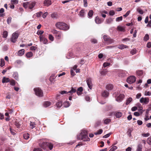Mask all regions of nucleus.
Listing matches in <instances>:
<instances>
[{
	"mask_svg": "<svg viewBox=\"0 0 151 151\" xmlns=\"http://www.w3.org/2000/svg\"><path fill=\"white\" fill-rule=\"evenodd\" d=\"M88 132L86 130L83 129L81 130L80 133L77 136V139L82 140L84 142L89 141L90 138L88 136Z\"/></svg>",
	"mask_w": 151,
	"mask_h": 151,
	"instance_id": "nucleus-1",
	"label": "nucleus"
},
{
	"mask_svg": "<svg viewBox=\"0 0 151 151\" xmlns=\"http://www.w3.org/2000/svg\"><path fill=\"white\" fill-rule=\"evenodd\" d=\"M56 27L59 29L65 30H68L69 28V26L65 23L62 22H58L55 24Z\"/></svg>",
	"mask_w": 151,
	"mask_h": 151,
	"instance_id": "nucleus-2",
	"label": "nucleus"
},
{
	"mask_svg": "<svg viewBox=\"0 0 151 151\" xmlns=\"http://www.w3.org/2000/svg\"><path fill=\"white\" fill-rule=\"evenodd\" d=\"M39 145L44 150H46L47 147L50 150H51L53 148V145L50 142L40 141L39 143Z\"/></svg>",
	"mask_w": 151,
	"mask_h": 151,
	"instance_id": "nucleus-3",
	"label": "nucleus"
},
{
	"mask_svg": "<svg viewBox=\"0 0 151 151\" xmlns=\"http://www.w3.org/2000/svg\"><path fill=\"white\" fill-rule=\"evenodd\" d=\"M103 39L107 45H109L114 42V40L111 39L109 36L104 35L103 36Z\"/></svg>",
	"mask_w": 151,
	"mask_h": 151,
	"instance_id": "nucleus-4",
	"label": "nucleus"
},
{
	"mask_svg": "<svg viewBox=\"0 0 151 151\" xmlns=\"http://www.w3.org/2000/svg\"><path fill=\"white\" fill-rule=\"evenodd\" d=\"M34 90L36 95L37 96L41 97L43 96V92L40 88H35Z\"/></svg>",
	"mask_w": 151,
	"mask_h": 151,
	"instance_id": "nucleus-5",
	"label": "nucleus"
},
{
	"mask_svg": "<svg viewBox=\"0 0 151 151\" xmlns=\"http://www.w3.org/2000/svg\"><path fill=\"white\" fill-rule=\"evenodd\" d=\"M136 78L133 76H131L129 77L127 79V82L129 84H132L136 81Z\"/></svg>",
	"mask_w": 151,
	"mask_h": 151,
	"instance_id": "nucleus-6",
	"label": "nucleus"
},
{
	"mask_svg": "<svg viewBox=\"0 0 151 151\" xmlns=\"http://www.w3.org/2000/svg\"><path fill=\"white\" fill-rule=\"evenodd\" d=\"M18 36V34L16 32H14L12 34V37L11 38V41L13 42H15Z\"/></svg>",
	"mask_w": 151,
	"mask_h": 151,
	"instance_id": "nucleus-7",
	"label": "nucleus"
},
{
	"mask_svg": "<svg viewBox=\"0 0 151 151\" xmlns=\"http://www.w3.org/2000/svg\"><path fill=\"white\" fill-rule=\"evenodd\" d=\"M124 97V95L120 94L119 96H116V100L118 102H120L123 100Z\"/></svg>",
	"mask_w": 151,
	"mask_h": 151,
	"instance_id": "nucleus-8",
	"label": "nucleus"
},
{
	"mask_svg": "<svg viewBox=\"0 0 151 151\" xmlns=\"http://www.w3.org/2000/svg\"><path fill=\"white\" fill-rule=\"evenodd\" d=\"M140 102L145 104H147L149 102V99L148 98L142 97L140 99Z\"/></svg>",
	"mask_w": 151,
	"mask_h": 151,
	"instance_id": "nucleus-9",
	"label": "nucleus"
},
{
	"mask_svg": "<svg viewBox=\"0 0 151 151\" xmlns=\"http://www.w3.org/2000/svg\"><path fill=\"white\" fill-rule=\"evenodd\" d=\"M40 40L43 44H46L47 43V40L42 35L40 36Z\"/></svg>",
	"mask_w": 151,
	"mask_h": 151,
	"instance_id": "nucleus-10",
	"label": "nucleus"
},
{
	"mask_svg": "<svg viewBox=\"0 0 151 151\" xmlns=\"http://www.w3.org/2000/svg\"><path fill=\"white\" fill-rule=\"evenodd\" d=\"M117 73L118 76L120 77H123L126 76L125 72L124 70H119Z\"/></svg>",
	"mask_w": 151,
	"mask_h": 151,
	"instance_id": "nucleus-11",
	"label": "nucleus"
},
{
	"mask_svg": "<svg viewBox=\"0 0 151 151\" xmlns=\"http://www.w3.org/2000/svg\"><path fill=\"white\" fill-rule=\"evenodd\" d=\"M86 82L88 87L90 89H91L93 85L91 79L90 78L87 79Z\"/></svg>",
	"mask_w": 151,
	"mask_h": 151,
	"instance_id": "nucleus-12",
	"label": "nucleus"
},
{
	"mask_svg": "<svg viewBox=\"0 0 151 151\" xmlns=\"http://www.w3.org/2000/svg\"><path fill=\"white\" fill-rule=\"evenodd\" d=\"M76 91V87H71V90L70 91L68 92V93H69V95L70 96H72L73 93H75Z\"/></svg>",
	"mask_w": 151,
	"mask_h": 151,
	"instance_id": "nucleus-13",
	"label": "nucleus"
},
{
	"mask_svg": "<svg viewBox=\"0 0 151 151\" xmlns=\"http://www.w3.org/2000/svg\"><path fill=\"white\" fill-rule=\"evenodd\" d=\"M29 8L30 9H32L34 7L36 4L35 1H30L29 2Z\"/></svg>",
	"mask_w": 151,
	"mask_h": 151,
	"instance_id": "nucleus-14",
	"label": "nucleus"
},
{
	"mask_svg": "<svg viewBox=\"0 0 151 151\" xmlns=\"http://www.w3.org/2000/svg\"><path fill=\"white\" fill-rule=\"evenodd\" d=\"M43 4L45 6H48L51 4V1L50 0H45Z\"/></svg>",
	"mask_w": 151,
	"mask_h": 151,
	"instance_id": "nucleus-15",
	"label": "nucleus"
},
{
	"mask_svg": "<svg viewBox=\"0 0 151 151\" xmlns=\"http://www.w3.org/2000/svg\"><path fill=\"white\" fill-rule=\"evenodd\" d=\"M24 53V49H22L19 51L17 55L19 56H22Z\"/></svg>",
	"mask_w": 151,
	"mask_h": 151,
	"instance_id": "nucleus-16",
	"label": "nucleus"
},
{
	"mask_svg": "<svg viewBox=\"0 0 151 151\" xmlns=\"http://www.w3.org/2000/svg\"><path fill=\"white\" fill-rule=\"evenodd\" d=\"M137 75L141 77H142L143 75V72L142 70H137L136 71Z\"/></svg>",
	"mask_w": 151,
	"mask_h": 151,
	"instance_id": "nucleus-17",
	"label": "nucleus"
},
{
	"mask_svg": "<svg viewBox=\"0 0 151 151\" xmlns=\"http://www.w3.org/2000/svg\"><path fill=\"white\" fill-rule=\"evenodd\" d=\"M95 21V22L97 24H100L102 22V20L101 19H99L98 16L96 17Z\"/></svg>",
	"mask_w": 151,
	"mask_h": 151,
	"instance_id": "nucleus-18",
	"label": "nucleus"
},
{
	"mask_svg": "<svg viewBox=\"0 0 151 151\" xmlns=\"http://www.w3.org/2000/svg\"><path fill=\"white\" fill-rule=\"evenodd\" d=\"M10 81L9 78H8L4 77L2 80V82L3 83H7Z\"/></svg>",
	"mask_w": 151,
	"mask_h": 151,
	"instance_id": "nucleus-19",
	"label": "nucleus"
},
{
	"mask_svg": "<svg viewBox=\"0 0 151 151\" xmlns=\"http://www.w3.org/2000/svg\"><path fill=\"white\" fill-rule=\"evenodd\" d=\"M150 110L149 109H147L146 110V112L145 114L146 117L145 118V121H147L150 119V118H148V115Z\"/></svg>",
	"mask_w": 151,
	"mask_h": 151,
	"instance_id": "nucleus-20",
	"label": "nucleus"
},
{
	"mask_svg": "<svg viewBox=\"0 0 151 151\" xmlns=\"http://www.w3.org/2000/svg\"><path fill=\"white\" fill-rule=\"evenodd\" d=\"M51 104V103L50 101H47L44 103L43 105L44 107H47L50 106Z\"/></svg>",
	"mask_w": 151,
	"mask_h": 151,
	"instance_id": "nucleus-21",
	"label": "nucleus"
},
{
	"mask_svg": "<svg viewBox=\"0 0 151 151\" xmlns=\"http://www.w3.org/2000/svg\"><path fill=\"white\" fill-rule=\"evenodd\" d=\"M62 33L60 32H59L58 33L55 35L56 38L58 39H60L61 38Z\"/></svg>",
	"mask_w": 151,
	"mask_h": 151,
	"instance_id": "nucleus-22",
	"label": "nucleus"
},
{
	"mask_svg": "<svg viewBox=\"0 0 151 151\" xmlns=\"http://www.w3.org/2000/svg\"><path fill=\"white\" fill-rule=\"evenodd\" d=\"M16 65L18 66L19 65H21L23 64L22 61L20 60H17L15 62Z\"/></svg>",
	"mask_w": 151,
	"mask_h": 151,
	"instance_id": "nucleus-23",
	"label": "nucleus"
},
{
	"mask_svg": "<svg viewBox=\"0 0 151 151\" xmlns=\"http://www.w3.org/2000/svg\"><path fill=\"white\" fill-rule=\"evenodd\" d=\"M102 96L105 97H106L108 96H109V93L107 91H104L102 93Z\"/></svg>",
	"mask_w": 151,
	"mask_h": 151,
	"instance_id": "nucleus-24",
	"label": "nucleus"
},
{
	"mask_svg": "<svg viewBox=\"0 0 151 151\" xmlns=\"http://www.w3.org/2000/svg\"><path fill=\"white\" fill-rule=\"evenodd\" d=\"M13 76L16 80H18V75L17 73L16 72L14 73Z\"/></svg>",
	"mask_w": 151,
	"mask_h": 151,
	"instance_id": "nucleus-25",
	"label": "nucleus"
},
{
	"mask_svg": "<svg viewBox=\"0 0 151 151\" xmlns=\"http://www.w3.org/2000/svg\"><path fill=\"white\" fill-rule=\"evenodd\" d=\"M132 98H129L126 100V104L127 105H128L132 101Z\"/></svg>",
	"mask_w": 151,
	"mask_h": 151,
	"instance_id": "nucleus-26",
	"label": "nucleus"
},
{
	"mask_svg": "<svg viewBox=\"0 0 151 151\" xmlns=\"http://www.w3.org/2000/svg\"><path fill=\"white\" fill-rule=\"evenodd\" d=\"M5 63L4 60L3 58L1 59L0 60V66L2 67L5 65Z\"/></svg>",
	"mask_w": 151,
	"mask_h": 151,
	"instance_id": "nucleus-27",
	"label": "nucleus"
},
{
	"mask_svg": "<svg viewBox=\"0 0 151 151\" xmlns=\"http://www.w3.org/2000/svg\"><path fill=\"white\" fill-rule=\"evenodd\" d=\"M113 86L112 85L109 84L107 85L106 86V89L108 90H111L112 89Z\"/></svg>",
	"mask_w": 151,
	"mask_h": 151,
	"instance_id": "nucleus-28",
	"label": "nucleus"
},
{
	"mask_svg": "<svg viewBox=\"0 0 151 151\" xmlns=\"http://www.w3.org/2000/svg\"><path fill=\"white\" fill-rule=\"evenodd\" d=\"M62 105V103L61 101H58L56 104V105L58 109H59L60 107Z\"/></svg>",
	"mask_w": 151,
	"mask_h": 151,
	"instance_id": "nucleus-29",
	"label": "nucleus"
},
{
	"mask_svg": "<svg viewBox=\"0 0 151 151\" xmlns=\"http://www.w3.org/2000/svg\"><path fill=\"white\" fill-rule=\"evenodd\" d=\"M103 121L105 124H107L111 121V120L107 118L104 119Z\"/></svg>",
	"mask_w": 151,
	"mask_h": 151,
	"instance_id": "nucleus-30",
	"label": "nucleus"
},
{
	"mask_svg": "<svg viewBox=\"0 0 151 151\" xmlns=\"http://www.w3.org/2000/svg\"><path fill=\"white\" fill-rule=\"evenodd\" d=\"M93 10H91L89 11L88 13V15L89 18L91 17L93 14Z\"/></svg>",
	"mask_w": 151,
	"mask_h": 151,
	"instance_id": "nucleus-31",
	"label": "nucleus"
},
{
	"mask_svg": "<svg viewBox=\"0 0 151 151\" xmlns=\"http://www.w3.org/2000/svg\"><path fill=\"white\" fill-rule=\"evenodd\" d=\"M122 116V113L120 112H117L115 114V116L116 117L119 118L120 117Z\"/></svg>",
	"mask_w": 151,
	"mask_h": 151,
	"instance_id": "nucleus-32",
	"label": "nucleus"
},
{
	"mask_svg": "<svg viewBox=\"0 0 151 151\" xmlns=\"http://www.w3.org/2000/svg\"><path fill=\"white\" fill-rule=\"evenodd\" d=\"M63 104L65 107H68L70 106V104L69 101H66L64 102Z\"/></svg>",
	"mask_w": 151,
	"mask_h": 151,
	"instance_id": "nucleus-33",
	"label": "nucleus"
},
{
	"mask_svg": "<svg viewBox=\"0 0 151 151\" xmlns=\"http://www.w3.org/2000/svg\"><path fill=\"white\" fill-rule=\"evenodd\" d=\"M142 145L140 144L138 145L136 151H142Z\"/></svg>",
	"mask_w": 151,
	"mask_h": 151,
	"instance_id": "nucleus-34",
	"label": "nucleus"
},
{
	"mask_svg": "<svg viewBox=\"0 0 151 151\" xmlns=\"http://www.w3.org/2000/svg\"><path fill=\"white\" fill-rule=\"evenodd\" d=\"M127 45H121L118 47V48L120 49H123L124 48H127Z\"/></svg>",
	"mask_w": 151,
	"mask_h": 151,
	"instance_id": "nucleus-35",
	"label": "nucleus"
},
{
	"mask_svg": "<svg viewBox=\"0 0 151 151\" xmlns=\"http://www.w3.org/2000/svg\"><path fill=\"white\" fill-rule=\"evenodd\" d=\"M133 129L132 128H129L128 129L127 132V134L128 135L129 137H130L131 136V132H132Z\"/></svg>",
	"mask_w": 151,
	"mask_h": 151,
	"instance_id": "nucleus-36",
	"label": "nucleus"
},
{
	"mask_svg": "<svg viewBox=\"0 0 151 151\" xmlns=\"http://www.w3.org/2000/svg\"><path fill=\"white\" fill-rule=\"evenodd\" d=\"M33 55L32 53L31 52H27L26 54V56L27 58H31Z\"/></svg>",
	"mask_w": 151,
	"mask_h": 151,
	"instance_id": "nucleus-37",
	"label": "nucleus"
},
{
	"mask_svg": "<svg viewBox=\"0 0 151 151\" xmlns=\"http://www.w3.org/2000/svg\"><path fill=\"white\" fill-rule=\"evenodd\" d=\"M8 36V32L6 31H4L3 33L2 37L4 38H6Z\"/></svg>",
	"mask_w": 151,
	"mask_h": 151,
	"instance_id": "nucleus-38",
	"label": "nucleus"
},
{
	"mask_svg": "<svg viewBox=\"0 0 151 151\" xmlns=\"http://www.w3.org/2000/svg\"><path fill=\"white\" fill-rule=\"evenodd\" d=\"M113 21V19L111 18H109L106 19V23L107 24H110Z\"/></svg>",
	"mask_w": 151,
	"mask_h": 151,
	"instance_id": "nucleus-39",
	"label": "nucleus"
},
{
	"mask_svg": "<svg viewBox=\"0 0 151 151\" xmlns=\"http://www.w3.org/2000/svg\"><path fill=\"white\" fill-rule=\"evenodd\" d=\"M29 134L28 133H26L24 134L23 137L24 139H28L29 137Z\"/></svg>",
	"mask_w": 151,
	"mask_h": 151,
	"instance_id": "nucleus-40",
	"label": "nucleus"
},
{
	"mask_svg": "<svg viewBox=\"0 0 151 151\" xmlns=\"http://www.w3.org/2000/svg\"><path fill=\"white\" fill-rule=\"evenodd\" d=\"M51 17L53 19H56L58 17V15L56 14L52 13L51 15Z\"/></svg>",
	"mask_w": 151,
	"mask_h": 151,
	"instance_id": "nucleus-41",
	"label": "nucleus"
},
{
	"mask_svg": "<svg viewBox=\"0 0 151 151\" xmlns=\"http://www.w3.org/2000/svg\"><path fill=\"white\" fill-rule=\"evenodd\" d=\"M103 132V130L102 129H99L97 132H95L94 134L95 135L100 134H101Z\"/></svg>",
	"mask_w": 151,
	"mask_h": 151,
	"instance_id": "nucleus-42",
	"label": "nucleus"
},
{
	"mask_svg": "<svg viewBox=\"0 0 151 151\" xmlns=\"http://www.w3.org/2000/svg\"><path fill=\"white\" fill-rule=\"evenodd\" d=\"M84 10L83 9L81 10L79 13V15L80 16L83 17L84 16Z\"/></svg>",
	"mask_w": 151,
	"mask_h": 151,
	"instance_id": "nucleus-43",
	"label": "nucleus"
},
{
	"mask_svg": "<svg viewBox=\"0 0 151 151\" xmlns=\"http://www.w3.org/2000/svg\"><path fill=\"white\" fill-rule=\"evenodd\" d=\"M149 35L148 34H146L144 37L143 40L145 41H147L149 40Z\"/></svg>",
	"mask_w": 151,
	"mask_h": 151,
	"instance_id": "nucleus-44",
	"label": "nucleus"
},
{
	"mask_svg": "<svg viewBox=\"0 0 151 151\" xmlns=\"http://www.w3.org/2000/svg\"><path fill=\"white\" fill-rule=\"evenodd\" d=\"M29 2H26L24 3H23V6L25 8H27L28 6H29Z\"/></svg>",
	"mask_w": 151,
	"mask_h": 151,
	"instance_id": "nucleus-45",
	"label": "nucleus"
},
{
	"mask_svg": "<svg viewBox=\"0 0 151 151\" xmlns=\"http://www.w3.org/2000/svg\"><path fill=\"white\" fill-rule=\"evenodd\" d=\"M35 125L36 124L34 122H30V126L32 129L35 127Z\"/></svg>",
	"mask_w": 151,
	"mask_h": 151,
	"instance_id": "nucleus-46",
	"label": "nucleus"
},
{
	"mask_svg": "<svg viewBox=\"0 0 151 151\" xmlns=\"http://www.w3.org/2000/svg\"><path fill=\"white\" fill-rule=\"evenodd\" d=\"M15 124L16 127H17L18 128H19L20 127V126H21L20 124L17 121H16L15 122Z\"/></svg>",
	"mask_w": 151,
	"mask_h": 151,
	"instance_id": "nucleus-47",
	"label": "nucleus"
},
{
	"mask_svg": "<svg viewBox=\"0 0 151 151\" xmlns=\"http://www.w3.org/2000/svg\"><path fill=\"white\" fill-rule=\"evenodd\" d=\"M51 32L53 34H55V35L58 33V32L59 31H58L56 29H53L51 30Z\"/></svg>",
	"mask_w": 151,
	"mask_h": 151,
	"instance_id": "nucleus-48",
	"label": "nucleus"
},
{
	"mask_svg": "<svg viewBox=\"0 0 151 151\" xmlns=\"http://www.w3.org/2000/svg\"><path fill=\"white\" fill-rule=\"evenodd\" d=\"M12 18L11 17H9L7 19V22L8 24H9L11 22Z\"/></svg>",
	"mask_w": 151,
	"mask_h": 151,
	"instance_id": "nucleus-49",
	"label": "nucleus"
},
{
	"mask_svg": "<svg viewBox=\"0 0 151 151\" xmlns=\"http://www.w3.org/2000/svg\"><path fill=\"white\" fill-rule=\"evenodd\" d=\"M110 63L108 62L104 63L103 64V66L105 68L107 66L110 65Z\"/></svg>",
	"mask_w": 151,
	"mask_h": 151,
	"instance_id": "nucleus-50",
	"label": "nucleus"
},
{
	"mask_svg": "<svg viewBox=\"0 0 151 151\" xmlns=\"http://www.w3.org/2000/svg\"><path fill=\"white\" fill-rule=\"evenodd\" d=\"M117 148V147L115 146H113L109 151H114Z\"/></svg>",
	"mask_w": 151,
	"mask_h": 151,
	"instance_id": "nucleus-51",
	"label": "nucleus"
},
{
	"mask_svg": "<svg viewBox=\"0 0 151 151\" xmlns=\"http://www.w3.org/2000/svg\"><path fill=\"white\" fill-rule=\"evenodd\" d=\"M136 50L135 49H133L131 50L130 51V53L132 55H134L136 54Z\"/></svg>",
	"mask_w": 151,
	"mask_h": 151,
	"instance_id": "nucleus-52",
	"label": "nucleus"
},
{
	"mask_svg": "<svg viewBox=\"0 0 151 151\" xmlns=\"http://www.w3.org/2000/svg\"><path fill=\"white\" fill-rule=\"evenodd\" d=\"M117 29L118 30L122 32L123 31L124 29V28L121 26H118L117 27Z\"/></svg>",
	"mask_w": 151,
	"mask_h": 151,
	"instance_id": "nucleus-53",
	"label": "nucleus"
},
{
	"mask_svg": "<svg viewBox=\"0 0 151 151\" xmlns=\"http://www.w3.org/2000/svg\"><path fill=\"white\" fill-rule=\"evenodd\" d=\"M123 17L122 16L118 17L116 19V22H119L122 20Z\"/></svg>",
	"mask_w": 151,
	"mask_h": 151,
	"instance_id": "nucleus-54",
	"label": "nucleus"
},
{
	"mask_svg": "<svg viewBox=\"0 0 151 151\" xmlns=\"http://www.w3.org/2000/svg\"><path fill=\"white\" fill-rule=\"evenodd\" d=\"M11 3L14 4H17L18 2V0H12L11 1Z\"/></svg>",
	"mask_w": 151,
	"mask_h": 151,
	"instance_id": "nucleus-55",
	"label": "nucleus"
},
{
	"mask_svg": "<svg viewBox=\"0 0 151 151\" xmlns=\"http://www.w3.org/2000/svg\"><path fill=\"white\" fill-rule=\"evenodd\" d=\"M142 135L145 137H148L149 136L150 134L149 133H142Z\"/></svg>",
	"mask_w": 151,
	"mask_h": 151,
	"instance_id": "nucleus-56",
	"label": "nucleus"
},
{
	"mask_svg": "<svg viewBox=\"0 0 151 151\" xmlns=\"http://www.w3.org/2000/svg\"><path fill=\"white\" fill-rule=\"evenodd\" d=\"M137 11L138 12L139 14H143V11L142 9H137Z\"/></svg>",
	"mask_w": 151,
	"mask_h": 151,
	"instance_id": "nucleus-57",
	"label": "nucleus"
},
{
	"mask_svg": "<svg viewBox=\"0 0 151 151\" xmlns=\"http://www.w3.org/2000/svg\"><path fill=\"white\" fill-rule=\"evenodd\" d=\"M49 39L51 41H52L54 40V37L51 35H49Z\"/></svg>",
	"mask_w": 151,
	"mask_h": 151,
	"instance_id": "nucleus-58",
	"label": "nucleus"
},
{
	"mask_svg": "<svg viewBox=\"0 0 151 151\" xmlns=\"http://www.w3.org/2000/svg\"><path fill=\"white\" fill-rule=\"evenodd\" d=\"M147 142L149 145H151V137L148 138Z\"/></svg>",
	"mask_w": 151,
	"mask_h": 151,
	"instance_id": "nucleus-59",
	"label": "nucleus"
},
{
	"mask_svg": "<svg viewBox=\"0 0 151 151\" xmlns=\"http://www.w3.org/2000/svg\"><path fill=\"white\" fill-rule=\"evenodd\" d=\"M84 3V6L85 7H86L87 6V0H83Z\"/></svg>",
	"mask_w": 151,
	"mask_h": 151,
	"instance_id": "nucleus-60",
	"label": "nucleus"
},
{
	"mask_svg": "<svg viewBox=\"0 0 151 151\" xmlns=\"http://www.w3.org/2000/svg\"><path fill=\"white\" fill-rule=\"evenodd\" d=\"M42 13H43L42 12H38L36 14L37 16L38 17H40V16H41V15L42 14Z\"/></svg>",
	"mask_w": 151,
	"mask_h": 151,
	"instance_id": "nucleus-61",
	"label": "nucleus"
},
{
	"mask_svg": "<svg viewBox=\"0 0 151 151\" xmlns=\"http://www.w3.org/2000/svg\"><path fill=\"white\" fill-rule=\"evenodd\" d=\"M111 134V133H109L108 134H106V135L103 136V138H107L109 137L110 136V135Z\"/></svg>",
	"mask_w": 151,
	"mask_h": 151,
	"instance_id": "nucleus-62",
	"label": "nucleus"
},
{
	"mask_svg": "<svg viewBox=\"0 0 151 151\" xmlns=\"http://www.w3.org/2000/svg\"><path fill=\"white\" fill-rule=\"evenodd\" d=\"M83 91V88L81 87L78 88L77 91H78V92H82Z\"/></svg>",
	"mask_w": 151,
	"mask_h": 151,
	"instance_id": "nucleus-63",
	"label": "nucleus"
},
{
	"mask_svg": "<svg viewBox=\"0 0 151 151\" xmlns=\"http://www.w3.org/2000/svg\"><path fill=\"white\" fill-rule=\"evenodd\" d=\"M33 151H42V150L40 148H35L33 150Z\"/></svg>",
	"mask_w": 151,
	"mask_h": 151,
	"instance_id": "nucleus-64",
	"label": "nucleus"
}]
</instances>
